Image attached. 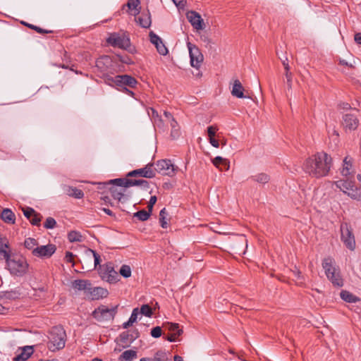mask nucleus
Instances as JSON below:
<instances>
[{"mask_svg":"<svg viewBox=\"0 0 361 361\" xmlns=\"http://www.w3.org/2000/svg\"><path fill=\"white\" fill-rule=\"evenodd\" d=\"M332 166L331 157L324 152H317L304 163V169L310 176L319 178L329 174Z\"/></svg>","mask_w":361,"mask_h":361,"instance_id":"1","label":"nucleus"},{"mask_svg":"<svg viewBox=\"0 0 361 361\" xmlns=\"http://www.w3.org/2000/svg\"><path fill=\"white\" fill-rule=\"evenodd\" d=\"M6 268L12 276L23 277L28 272L30 265L23 256L4 252Z\"/></svg>","mask_w":361,"mask_h":361,"instance_id":"2","label":"nucleus"},{"mask_svg":"<svg viewBox=\"0 0 361 361\" xmlns=\"http://www.w3.org/2000/svg\"><path fill=\"white\" fill-rule=\"evenodd\" d=\"M225 245L230 252L243 255L247 248V240L245 235L232 234L226 239Z\"/></svg>","mask_w":361,"mask_h":361,"instance_id":"3","label":"nucleus"},{"mask_svg":"<svg viewBox=\"0 0 361 361\" xmlns=\"http://www.w3.org/2000/svg\"><path fill=\"white\" fill-rule=\"evenodd\" d=\"M322 267L328 279L334 286L342 287L343 280L341 276L340 270L333 266V260L330 257L324 258L322 262Z\"/></svg>","mask_w":361,"mask_h":361,"instance_id":"4","label":"nucleus"},{"mask_svg":"<svg viewBox=\"0 0 361 361\" xmlns=\"http://www.w3.org/2000/svg\"><path fill=\"white\" fill-rule=\"evenodd\" d=\"M118 305L109 308L100 305L91 314L92 317L99 322L113 321L118 312Z\"/></svg>","mask_w":361,"mask_h":361,"instance_id":"5","label":"nucleus"},{"mask_svg":"<svg viewBox=\"0 0 361 361\" xmlns=\"http://www.w3.org/2000/svg\"><path fill=\"white\" fill-rule=\"evenodd\" d=\"M49 343L50 348L54 350H61L65 347L66 334L65 330L61 326H54L50 331Z\"/></svg>","mask_w":361,"mask_h":361,"instance_id":"6","label":"nucleus"},{"mask_svg":"<svg viewBox=\"0 0 361 361\" xmlns=\"http://www.w3.org/2000/svg\"><path fill=\"white\" fill-rule=\"evenodd\" d=\"M340 230L341 241L348 250L353 251L355 249L356 243L351 226L346 222H343L341 224Z\"/></svg>","mask_w":361,"mask_h":361,"instance_id":"7","label":"nucleus"},{"mask_svg":"<svg viewBox=\"0 0 361 361\" xmlns=\"http://www.w3.org/2000/svg\"><path fill=\"white\" fill-rule=\"evenodd\" d=\"M98 272L102 279L109 283H114L118 281V273L115 271L112 262H107L104 265H99Z\"/></svg>","mask_w":361,"mask_h":361,"instance_id":"8","label":"nucleus"},{"mask_svg":"<svg viewBox=\"0 0 361 361\" xmlns=\"http://www.w3.org/2000/svg\"><path fill=\"white\" fill-rule=\"evenodd\" d=\"M153 169L154 172H158L164 176H173L178 171V167L171 164L169 159H161L157 161Z\"/></svg>","mask_w":361,"mask_h":361,"instance_id":"9","label":"nucleus"},{"mask_svg":"<svg viewBox=\"0 0 361 361\" xmlns=\"http://www.w3.org/2000/svg\"><path fill=\"white\" fill-rule=\"evenodd\" d=\"M187 47L189 50L190 65L192 67L198 69L203 62V54L196 45L192 44L190 42H187Z\"/></svg>","mask_w":361,"mask_h":361,"instance_id":"10","label":"nucleus"},{"mask_svg":"<svg viewBox=\"0 0 361 361\" xmlns=\"http://www.w3.org/2000/svg\"><path fill=\"white\" fill-rule=\"evenodd\" d=\"M106 42L114 47H118L123 49H126V47L130 44V38L126 34L120 35L117 32H113L107 38Z\"/></svg>","mask_w":361,"mask_h":361,"instance_id":"11","label":"nucleus"},{"mask_svg":"<svg viewBox=\"0 0 361 361\" xmlns=\"http://www.w3.org/2000/svg\"><path fill=\"white\" fill-rule=\"evenodd\" d=\"M154 163H149L145 165V167L133 170L128 172L126 175V177H136L140 176L146 178H152L156 176V173L154 170H153Z\"/></svg>","mask_w":361,"mask_h":361,"instance_id":"12","label":"nucleus"},{"mask_svg":"<svg viewBox=\"0 0 361 361\" xmlns=\"http://www.w3.org/2000/svg\"><path fill=\"white\" fill-rule=\"evenodd\" d=\"M56 247L54 244L41 245L32 250V254L37 257L49 258L56 252Z\"/></svg>","mask_w":361,"mask_h":361,"instance_id":"13","label":"nucleus"},{"mask_svg":"<svg viewBox=\"0 0 361 361\" xmlns=\"http://www.w3.org/2000/svg\"><path fill=\"white\" fill-rule=\"evenodd\" d=\"M186 17L193 28L199 30L204 28V23L200 14L195 11H189Z\"/></svg>","mask_w":361,"mask_h":361,"instance_id":"14","label":"nucleus"},{"mask_svg":"<svg viewBox=\"0 0 361 361\" xmlns=\"http://www.w3.org/2000/svg\"><path fill=\"white\" fill-rule=\"evenodd\" d=\"M149 37L150 42L155 46L159 54L166 56L169 53L168 49L164 44L162 39L157 34L153 31H150Z\"/></svg>","mask_w":361,"mask_h":361,"instance_id":"15","label":"nucleus"},{"mask_svg":"<svg viewBox=\"0 0 361 361\" xmlns=\"http://www.w3.org/2000/svg\"><path fill=\"white\" fill-rule=\"evenodd\" d=\"M342 125L345 130H355L359 125L357 117L353 114H346L343 116Z\"/></svg>","mask_w":361,"mask_h":361,"instance_id":"16","label":"nucleus"},{"mask_svg":"<svg viewBox=\"0 0 361 361\" xmlns=\"http://www.w3.org/2000/svg\"><path fill=\"white\" fill-rule=\"evenodd\" d=\"M140 336V333L137 329H134L131 334L128 331L122 332L119 335V341L123 344V348H126L130 344L137 339Z\"/></svg>","mask_w":361,"mask_h":361,"instance_id":"17","label":"nucleus"},{"mask_svg":"<svg viewBox=\"0 0 361 361\" xmlns=\"http://www.w3.org/2000/svg\"><path fill=\"white\" fill-rule=\"evenodd\" d=\"M117 82H118V89H121V87H129V88H135L137 85L138 84L137 80L133 76L130 75H118Z\"/></svg>","mask_w":361,"mask_h":361,"instance_id":"18","label":"nucleus"},{"mask_svg":"<svg viewBox=\"0 0 361 361\" xmlns=\"http://www.w3.org/2000/svg\"><path fill=\"white\" fill-rule=\"evenodd\" d=\"M88 293L91 296V300H98L106 298L109 295V291L106 288L102 287L92 288L91 286Z\"/></svg>","mask_w":361,"mask_h":361,"instance_id":"19","label":"nucleus"},{"mask_svg":"<svg viewBox=\"0 0 361 361\" xmlns=\"http://www.w3.org/2000/svg\"><path fill=\"white\" fill-rule=\"evenodd\" d=\"M130 182H132V179L118 178L110 180L108 182H104V183H100L99 185H103L104 187L116 185V186L123 187V188H126L132 187V184L129 183Z\"/></svg>","mask_w":361,"mask_h":361,"instance_id":"20","label":"nucleus"},{"mask_svg":"<svg viewBox=\"0 0 361 361\" xmlns=\"http://www.w3.org/2000/svg\"><path fill=\"white\" fill-rule=\"evenodd\" d=\"M91 286L92 283L90 281L87 279H76L71 283V286L73 288L80 291L83 290L87 293H88L89 290H90Z\"/></svg>","mask_w":361,"mask_h":361,"instance_id":"21","label":"nucleus"},{"mask_svg":"<svg viewBox=\"0 0 361 361\" xmlns=\"http://www.w3.org/2000/svg\"><path fill=\"white\" fill-rule=\"evenodd\" d=\"M244 87L240 81L238 79L235 80L233 84L231 94L237 98H251L250 95L244 94Z\"/></svg>","mask_w":361,"mask_h":361,"instance_id":"22","label":"nucleus"},{"mask_svg":"<svg viewBox=\"0 0 361 361\" xmlns=\"http://www.w3.org/2000/svg\"><path fill=\"white\" fill-rule=\"evenodd\" d=\"M135 20L140 27L149 28L152 24L151 15L149 10H147V13H142L140 16H135Z\"/></svg>","mask_w":361,"mask_h":361,"instance_id":"23","label":"nucleus"},{"mask_svg":"<svg viewBox=\"0 0 361 361\" xmlns=\"http://www.w3.org/2000/svg\"><path fill=\"white\" fill-rule=\"evenodd\" d=\"M34 353L33 346L26 345L22 348V352L13 357V361H26Z\"/></svg>","mask_w":361,"mask_h":361,"instance_id":"24","label":"nucleus"},{"mask_svg":"<svg viewBox=\"0 0 361 361\" xmlns=\"http://www.w3.org/2000/svg\"><path fill=\"white\" fill-rule=\"evenodd\" d=\"M126 6L128 8L127 12L134 16H137L141 10L140 0H128Z\"/></svg>","mask_w":361,"mask_h":361,"instance_id":"25","label":"nucleus"},{"mask_svg":"<svg viewBox=\"0 0 361 361\" xmlns=\"http://www.w3.org/2000/svg\"><path fill=\"white\" fill-rule=\"evenodd\" d=\"M63 190L67 195L75 199H82L84 197L83 191L75 187L64 185Z\"/></svg>","mask_w":361,"mask_h":361,"instance_id":"26","label":"nucleus"},{"mask_svg":"<svg viewBox=\"0 0 361 361\" xmlns=\"http://www.w3.org/2000/svg\"><path fill=\"white\" fill-rule=\"evenodd\" d=\"M0 217L3 221L8 224H14L16 222V215L12 210L8 208L2 210Z\"/></svg>","mask_w":361,"mask_h":361,"instance_id":"27","label":"nucleus"},{"mask_svg":"<svg viewBox=\"0 0 361 361\" xmlns=\"http://www.w3.org/2000/svg\"><path fill=\"white\" fill-rule=\"evenodd\" d=\"M334 184L336 187L340 189L341 191L343 192V190H350V189H353L355 188V181L349 180H340L337 181H334Z\"/></svg>","mask_w":361,"mask_h":361,"instance_id":"28","label":"nucleus"},{"mask_svg":"<svg viewBox=\"0 0 361 361\" xmlns=\"http://www.w3.org/2000/svg\"><path fill=\"white\" fill-rule=\"evenodd\" d=\"M101 78H102L104 81V82L111 87H116L118 89V82H117L118 75L112 77L111 75H109L108 73H103L102 75L100 76Z\"/></svg>","mask_w":361,"mask_h":361,"instance_id":"29","label":"nucleus"},{"mask_svg":"<svg viewBox=\"0 0 361 361\" xmlns=\"http://www.w3.org/2000/svg\"><path fill=\"white\" fill-rule=\"evenodd\" d=\"M340 296L343 300L350 303H355L360 300L357 296L345 290H341Z\"/></svg>","mask_w":361,"mask_h":361,"instance_id":"30","label":"nucleus"},{"mask_svg":"<svg viewBox=\"0 0 361 361\" xmlns=\"http://www.w3.org/2000/svg\"><path fill=\"white\" fill-rule=\"evenodd\" d=\"M150 361H171V354L164 350H158L155 353L154 357Z\"/></svg>","mask_w":361,"mask_h":361,"instance_id":"31","label":"nucleus"},{"mask_svg":"<svg viewBox=\"0 0 361 361\" xmlns=\"http://www.w3.org/2000/svg\"><path fill=\"white\" fill-rule=\"evenodd\" d=\"M109 56H102L96 61V67L100 71L102 74L106 71L105 66L111 62Z\"/></svg>","mask_w":361,"mask_h":361,"instance_id":"32","label":"nucleus"},{"mask_svg":"<svg viewBox=\"0 0 361 361\" xmlns=\"http://www.w3.org/2000/svg\"><path fill=\"white\" fill-rule=\"evenodd\" d=\"M137 358V352L133 350H127L124 351L118 357L119 361H133Z\"/></svg>","mask_w":361,"mask_h":361,"instance_id":"33","label":"nucleus"},{"mask_svg":"<svg viewBox=\"0 0 361 361\" xmlns=\"http://www.w3.org/2000/svg\"><path fill=\"white\" fill-rule=\"evenodd\" d=\"M165 328H166L169 331L175 334L176 336H180L183 334V331L182 328H180V325L178 323H169L165 324Z\"/></svg>","mask_w":361,"mask_h":361,"instance_id":"34","label":"nucleus"},{"mask_svg":"<svg viewBox=\"0 0 361 361\" xmlns=\"http://www.w3.org/2000/svg\"><path fill=\"white\" fill-rule=\"evenodd\" d=\"M350 190H351V192H348L346 190H343V193L346 194L348 197H350L353 200H355L357 201H361L360 188H359L355 185V188H353V189H350Z\"/></svg>","mask_w":361,"mask_h":361,"instance_id":"35","label":"nucleus"},{"mask_svg":"<svg viewBox=\"0 0 361 361\" xmlns=\"http://www.w3.org/2000/svg\"><path fill=\"white\" fill-rule=\"evenodd\" d=\"M108 190L110 192L112 197L115 200H118L119 202H121L122 199L125 197L123 192L118 191V189L114 185L109 186L108 188Z\"/></svg>","mask_w":361,"mask_h":361,"instance_id":"36","label":"nucleus"},{"mask_svg":"<svg viewBox=\"0 0 361 361\" xmlns=\"http://www.w3.org/2000/svg\"><path fill=\"white\" fill-rule=\"evenodd\" d=\"M151 216V213L149 211L145 209L140 210L133 214V217L137 218L141 221H147Z\"/></svg>","mask_w":361,"mask_h":361,"instance_id":"37","label":"nucleus"},{"mask_svg":"<svg viewBox=\"0 0 361 361\" xmlns=\"http://www.w3.org/2000/svg\"><path fill=\"white\" fill-rule=\"evenodd\" d=\"M68 239L71 243L81 242L82 240V235L78 231H71L68 233Z\"/></svg>","mask_w":361,"mask_h":361,"instance_id":"38","label":"nucleus"},{"mask_svg":"<svg viewBox=\"0 0 361 361\" xmlns=\"http://www.w3.org/2000/svg\"><path fill=\"white\" fill-rule=\"evenodd\" d=\"M9 247L8 240L6 237L3 236L0 234V254L3 255L4 257V252H10V251H7L6 248Z\"/></svg>","mask_w":361,"mask_h":361,"instance_id":"39","label":"nucleus"},{"mask_svg":"<svg viewBox=\"0 0 361 361\" xmlns=\"http://www.w3.org/2000/svg\"><path fill=\"white\" fill-rule=\"evenodd\" d=\"M251 178L255 182L263 184L268 183L269 180V176L264 173H261L257 175L252 176Z\"/></svg>","mask_w":361,"mask_h":361,"instance_id":"40","label":"nucleus"},{"mask_svg":"<svg viewBox=\"0 0 361 361\" xmlns=\"http://www.w3.org/2000/svg\"><path fill=\"white\" fill-rule=\"evenodd\" d=\"M167 216L168 212L166 208H163L159 212V223L163 228H166L168 227V223L166 221Z\"/></svg>","mask_w":361,"mask_h":361,"instance_id":"41","label":"nucleus"},{"mask_svg":"<svg viewBox=\"0 0 361 361\" xmlns=\"http://www.w3.org/2000/svg\"><path fill=\"white\" fill-rule=\"evenodd\" d=\"M21 23L25 26H27V27L32 29V30H35L37 32L39 33V34H47V33H52L53 31L51 30H44V29H42L38 26H36L35 25H32V24H30V23H25V22H23L22 21Z\"/></svg>","mask_w":361,"mask_h":361,"instance_id":"42","label":"nucleus"},{"mask_svg":"<svg viewBox=\"0 0 361 361\" xmlns=\"http://www.w3.org/2000/svg\"><path fill=\"white\" fill-rule=\"evenodd\" d=\"M139 312L147 317H151L153 314L152 308L148 304L142 305Z\"/></svg>","mask_w":361,"mask_h":361,"instance_id":"43","label":"nucleus"},{"mask_svg":"<svg viewBox=\"0 0 361 361\" xmlns=\"http://www.w3.org/2000/svg\"><path fill=\"white\" fill-rule=\"evenodd\" d=\"M37 240L33 238H27L24 241V246L28 250L35 249V246L37 245Z\"/></svg>","mask_w":361,"mask_h":361,"instance_id":"44","label":"nucleus"},{"mask_svg":"<svg viewBox=\"0 0 361 361\" xmlns=\"http://www.w3.org/2000/svg\"><path fill=\"white\" fill-rule=\"evenodd\" d=\"M119 274L124 278H129L131 276V269L130 266L123 264L121 266Z\"/></svg>","mask_w":361,"mask_h":361,"instance_id":"45","label":"nucleus"},{"mask_svg":"<svg viewBox=\"0 0 361 361\" xmlns=\"http://www.w3.org/2000/svg\"><path fill=\"white\" fill-rule=\"evenodd\" d=\"M129 183L132 184V186L142 185L145 188H148L149 187V182L144 179H132V182Z\"/></svg>","mask_w":361,"mask_h":361,"instance_id":"46","label":"nucleus"},{"mask_svg":"<svg viewBox=\"0 0 361 361\" xmlns=\"http://www.w3.org/2000/svg\"><path fill=\"white\" fill-rule=\"evenodd\" d=\"M116 57L118 59L119 61H121L123 63H126L128 65H131L134 63V61L132 60V59L128 56V55H121V54H116Z\"/></svg>","mask_w":361,"mask_h":361,"instance_id":"47","label":"nucleus"},{"mask_svg":"<svg viewBox=\"0 0 361 361\" xmlns=\"http://www.w3.org/2000/svg\"><path fill=\"white\" fill-rule=\"evenodd\" d=\"M56 226V221L52 217L47 218L45 222L44 223V227L47 229H52V228H55Z\"/></svg>","mask_w":361,"mask_h":361,"instance_id":"48","label":"nucleus"},{"mask_svg":"<svg viewBox=\"0 0 361 361\" xmlns=\"http://www.w3.org/2000/svg\"><path fill=\"white\" fill-rule=\"evenodd\" d=\"M42 219V216L36 212V214H35L29 221L33 226H39Z\"/></svg>","mask_w":361,"mask_h":361,"instance_id":"49","label":"nucleus"},{"mask_svg":"<svg viewBox=\"0 0 361 361\" xmlns=\"http://www.w3.org/2000/svg\"><path fill=\"white\" fill-rule=\"evenodd\" d=\"M88 251L92 253L94 259V269L98 270V268L99 267V265H101L100 263L102 262L100 255L95 250L92 249H89Z\"/></svg>","mask_w":361,"mask_h":361,"instance_id":"50","label":"nucleus"},{"mask_svg":"<svg viewBox=\"0 0 361 361\" xmlns=\"http://www.w3.org/2000/svg\"><path fill=\"white\" fill-rule=\"evenodd\" d=\"M23 212L24 216L29 220L35 214H36V211L32 207L23 208Z\"/></svg>","mask_w":361,"mask_h":361,"instance_id":"51","label":"nucleus"},{"mask_svg":"<svg viewBox=\"0 0 361 361\" xmlns=\"http://www.w3.org/2000/svg\"><path fill=\"white\" fill-rule=\"evenodd\" d=\"M150 334L153 338H159L162 334L161 328L159 326H155L152 329Z\"/></svg>","mask_w":361,"mask_h":361,"instance_id":"52","label":"nucleus"},{"mask_svg":"<svg viewBox=\"0 0 361 361\" xmlns=\"http://www.w3.org/2000/svg\"><path fill=\"white\" fill-rule=\"evenodd\" d=\"M218 128L216 126H210L207 128V135L209 138L215 137Z\"/></svg>","mask_w":361,"mask_h":361,"instance_id":"53","label":"nucleus"},{"mask_svg":"<svg viewBox=\"0 0 361 361\" xmlns=\"http://www.w3.org/2000/svg\"><path fill=\"white\" fill-rule=\"evenodd\" d=\"M157 201V198L155 195L151 196L150 200L148 203V205H147V209H148V211L149 212V213L152 214L153 207L156 204Z\"/></svg>","mask_w":361,"mask_h":361,"instance_id":"54","label":"nucleus"},{"mask_svg":"<svg viewBox=\"0 0 361 361\" xmlns=\"http://www.w3.org/2000/svg\"><path fill=\"white\" fill-rule=\"evenodd\" d=\"M285 76L286 78L288 90H290L292 89L293 73H285Z\"/></svg>","mask_w":361,"mask_h":361,"instance_id":"55","label":"nucleus"},{"mask_svg":"<svg viewBox=\"0 0 361 361\" xmlns=\"http://www.w3.org/2000/svg\"><path fill=\"white\" fill-rule=\"evenodd\" d=\"M1 297L5 298L6 299L13 298L14 297V295H16L17 294V293L16 291H5V292H1Z\"/></svg>","mask_w":361,"mask_h":361,"instance_id":"56","label":"nucleus"},{"mask_svg":"<svg viewBox=\"0 0 361 361\" xmlns=\"http://www.w3.org/2000/svg\"><path fill=\"white\" fill-rule=\"evenodd\" d=\"M139 313V309L137 307L134 308L129 319L131 320L133 323L136 322Z\"/></svg>","mask_w":361,"mask_h":361,"instance_id":"57","label":"nucleus"},{"mask_svg":"<svg viewBox=\"0 0 361 361\" xmlns=\"http://www.w3.org/2000/svg\"><path fill=\"white\" fill-rule=\"evenodd\" d=\"M74 257H75V255L71 252L67 251L66 252V255H65V260L66 261V262L73 263V266H74V263H73Z\"/></svg>","mask_w":361,"mask_h":361,"instance_id":"58","label":"nucleus"},{"mask_svg":"<svg viewBox=\"0 0 361 361\" xmlns=\"http://www.w3.org/2000/svg\"><path fill=\"white\" fill-rule=\"evenodd\" d=\"M225 161L226 159H223L221 157H216L212 161L214 165H215L217 167L219 166V164H224Z\"/></svg>","mask_w":361,"mask_h":361,"instance_id":"59","label":"nucleus"},{"mask_svg":"<svg viewBox=\"0 0 361 361\" xmlns=\"http://www.w3.org/2000/svg\"><path fill=\"white\" fill-rule=\"evenodd\" d=\"M281 60L282 61L283 66L284 69H285V73H291L290 71V66H289L288 63V58L285 57L284 60H283L282 59H281Z\"/></svg>","mask_w":361,"mask_h":361,"instance_id":"60","label":"nucleus"},{"mask_svg":"<svg viewBox=\"0 0 361 361\" xmlns=\"http://www.w3.org/2000/svg\"><path fill=\"white\" fill-rule=\"evenodd\" d=\"M173 2L176 5V6L180 7L181 8H184L186 5V0H172Z\"/></svg>","mask_w":361,"mask_h":361,"instance_id":"61","label":"nucleus"},{"mask_svg":"<svg viewBox=\"0 0 361 361\" xmlns=\"http://www.w3.org/2000/svg\"><path fill=\"white\" fill-rule=\"evenodd\" d=\"M117 90L121 92H125L131 97H134V95H135L134 92L132 90H130L129 89V87H121V89H117Z\"/></svg>","mask_w":361,"mask_h":361,"instance_id":"62","label":"nucleus"},{"mask_svg":"<svg viewBox=\"0 0 361 361\" xmlns=\"http://www.w3.org/2000/svg\"><path fill=\"white\" fill-rule=\"evenodd\" d=\"M169 121L170 122V125L172 128L171 135H173V132L176 131V127L178 126V123L175 120L174 118H172V119Z\"/></svg>","mask_w":361,"mask_h":361,"instance_id":"63","label":"nucleus"},{"mask_svg":"<svg viewBox=\"0 0 361 361\" xmlns=\"http://www.w3.org/2000/svg\"><path fill=\"white\" fill-rule=\"evenodd\" d=\"M179 336H176L175 334L173 333H171V334L168 335L165 339L170 341V342H174L176 341V339L178 338Z\"/></svg>","mask_w":361,"mask_h":361,"instance_id":"64","label":"nucleus"}]
</instances>
